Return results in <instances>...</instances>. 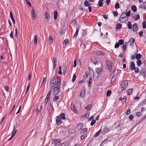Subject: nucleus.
Listing matches in <instances>:
<instances>
[{
  "instance_id": "obj_23",
  "label": "nucleus",
  "mask_w": 146,
  "mask_h": 146,
  "mask_svg": "<svg viewBox=\"0 0 146 146\" xmlns=\"http://www.w3.org/2000/svg\"><path fill=\"white\" fill-rule=\"evenodd\" d=\"M103 1L104 0H99L97 5H98L99 7H102L103 4Z\"/></svg>"
},
{
  "instance_id": "obj_62",
  "label": "nucleus",
  "mask_w": 146,
  "mask_h": 146,
  "mask_svg": "<svg viewBox=\"0 0 146 146\" xmlns=\"http://www.w3.org/2000/svg\"><path fill=\"white\" fill-rule=\"evenodd\" d=\"M130 113V110L129 108L127 110L126 112V114L127 115H128Z\"/></svg>"
},
{
  "instance_id": "obj_20",
  "label": "nucleus",
  "mask_w": 146,
  "mask_h": 146,
  "mask_svg": "<svg viewBox=\"0 0 146 146\" xmlns=\"http://www.w3.org/2000/svg\"><path fill=\"white\" fill-rule=\"evenodd\" d=\"M54 20H56L57 19L58 17V13L56 11H54Z\"/></svg>"
},
{
  "instance_id": "obj_8",
  "label": "nucleus",
  "mask_w": 146,
  "mask_h": 146,
  "mask_svg": "<svg viewBox=\"0 0 146 146\" xmlns=\"http://www.w3.org/2000/svg\"><path fill=\"white\" fill-rule=\"evenodd\" d=\"M45 17L46 19V21L48 22L50 20V16L48 12L46 11L45 12Z\"/></svg>"
},
{
  "instance_id": "obj_26",
  "label": "nucleus",
  "mask_w": 146,
  "mask_h": 146,
  "mask_svg": "<svg viewBox=\"0 0 146 146\" xmlns=\"http://www.w3.org/2000/svg\"><path fill=\"white\" fill-rule=\"evenodd\" d=\"M92 106V105L91 104L88 105L85 107V109L88 111L90 110L91 109Z\"/></svg>"
},
{
  "instance_id": "obj_61",
  "label": "nucleus",
  "mask_w": 146,
  "mask_h": 146,
  "mask_svg": "<svg viewBox=\"0 0 146 146\" xmlns=\"http://www.w3.org/2000/svg\"><path fill=\"white\" fill-rule=\"evenodd\" d=\"M133 115H130L129 117V119L130 120H131L133 118Z\"/></svg>"
},
{
  "instance_id": "obj_47",
  "label": "nucleus",
  "mask_w": 146,
  "mask_h": 146,
  "mask_svg": "<svg viewBox=\"0 0 146 146\" xmlns=\"http://www.w3.org/2000/svg\"><path fill=\"white\" fill-rule=\"evenodd\" d=\"M123 40L122 39H120L119 40L118 43L119 45H122L123 43Z\"/></svg>"
},
{
  "instance_id": "obj_5",
  "label": "nucleus",
  "mask_w": 146,
  "mask_h": 146,
  "mask_svg": "<svg viewBox=\"0 0 146 146\" xmlns=\"http://www.w3.org/2000/svg\"><path fill=\"white\" fill-rule=\"evenodd\" d=\"M128 86V82L127 81L124 80L122 82L121 84V89L122 91L126 90Z\"/></svg>"
},
{
  "instance_id": "obj_45",
  "label": "nucleus",
  "mask_w": 146,
  "mask_h": 146,
  "mask_svg": "<svg viewBox=\"0 0 146 146\" xmlns=\"http://www.w3.org/2000/svg\"><path fill=\"white\" fill-rule=\"evenodd\" d=\"M137 65L138 66H140L141 64V61L140 60H138L137 61Z\"/></svg>"
},
{
  "instance_id": "obj_31",
  "label": "nucleus",
  "mask_w": 146,
  "mask_h": 146,
  "mask_svg": "<svg viewBox=\"0 0 146 146\" xmlns=\"http://www.w3.org/2000/svg\"><path fill=\"white\" fill-rule=\"evenodd\" d=\"M40 110H38L37 108H36L34 111V113H36L37 115H38V113L40 111Z\"/></svg>"
},
{
  "instance_id": "obj_7",
  "label": "nucleus",
  "mask_w": 146,
  "mask_h": 146,
  "mask_svg": "<svg viewBox=\"0 0 146 146\" xmlns=\"http://www.w3.org/2000/svg\"><path fill=\"white\" fill-rule=\"evenodd\" d=\"M52 143L55 145H59L61 143V141L59 139H55L53 140Z\"/></svg>"
},
{
  "instance_id": "obj_30",
  "label": "nucleus",
  "mask_w": 146,
  "mask_h": 146,
  "mask_svg": "<svg viewBox=\"0 0 146 146\" xmlns=\"http://www.w3.org/2000/svg\"><path fill=\"white\" fill-rule=\"evenodd\" d=\"M83 127L82 123H78L77 126V128L78 129H80Z\"/></svg>"
},
{
  "instance_id": "obj_49",
  "label": "nucleus",
  "mask_w": 146,
  "mask_h": 146,
  "mask_svg": "<svg viewBox=\"0 0 146 146\" xmlns=\"http://www.w3.org/2000/svg\"><path fill=\"white\" fill-rule=\"evenodd\" d=\"M119 7V4L117 3H116L115 5V8L116 9H118Z\"/></svg>"
},
{
  "instance_id": "obj_42",
  "label": "nucleus",
  "mask_w": 146,
  "mask_h": 146,
  "mask_svg": "<svg viewBox=\"0 0 146 146\" xmlns=\"http://www.w3.org/2000/svg\"><path fill=\"white\" fill-rule=\"evenodd\" d=\"M133 91L132 89H130L127 91V94L129 95H130L131 94Z\"/></svg>"
},
{
  "instance_id": "obj_50",
  "label": "nucleus",
  "mask_w": 146,
  "mask_h": 146,
  "mask_svg": "<svg viewBox=\"0 0 146 146\" xmlns=\"http://www.w3.org/2000/svg\"><path fill=\"white\" fill-rule=\"evenodd\" d=\"M53 64H56L57 62V60L56 57L53 58Z\"/></svg>"
},
{
  "instance_id": "obj_32",
  "label": "nucleus",
  "mask_w": 146,
  "mask_h": 146,
  "mask_svg": "<svg viewBox=\"0 0 146 146\" xmlns=\"http://www.w3.org/2000/svg\"><path fill=\"white\" fill-rule=\"evenodd\" d=\"M102 131V129H100L94 135V137H97L100 133Z\"/></svg>"
},
{
  "instance_id": "obj_43",
  "label": "nucleus",
  "mask_w": 146,
  "mask_h": 146,
  "mask_svg": "<svg viewBox=\"0 0 146 146\" xmlns=\"http://www.w3.org/2000/svg\"><path fill=\"white\" fill-rule=\"evenodd\" d=\"M37 37L36 36H35L34 39V42L35 45H36L37 44Z\"/></svg>"
},
{
  "instance_id": "obj_56",
  "label": "nucleus",
  "mask_w": 146,
  "mask_h": 146,
  "mask_svg": "<svg viewBox=\"0 0 146 146\" xmlns=\"http://www.w3.org/2000/svg\"><path fill=\"white\" fill-rule=\"evenodd\" d=\"M88 76V73L87 72H86L85 73V74L83 76L84 78V80L87 78Z\"/></svg>"
},
{
  "instance_id": "obj_54",
  "label": "nucleus",
  "mask_w": 146,
  "mask_h": 146,
  "mask_svg": "<svg viewBox=\"0 0 146 146\" xmlns=\"http://www.w3.org/2000/svg\"><path fill=\"white\" fill-rule=\"evenodd\" d=\"M10 16L11 20L14 19L12 13L11 12H10Z\"/></svg>"
},
{
  "instance_id": "obj_11",
  "label": "nucleus",
  "mask_w": 146,
  "mask_h": 146,
  "mask_svg": "<svg viewBox=\"0 0 146 146\" xmlns=\"http://www.w3.org/2000/svg\"><path fill=\"white\" fill-rule=\"evenodd\" d=\"M54 41V39L52 36L49 35V36L48 42L50 44H52Z\"/></svg>"
},
{
  "instance_id": "obj_44",
  "label": "nucleus",
  "mask_w": 146,
  "mask_h": 146,
  "mask_svg": "<svg viewBox=\"0 0 146 146\" xmlns=\"http://www.w3.org/2000/svg\"><path fill=\"white\" fill-rule=\"evenodd\" d=\"M111 92L110 90H108L107 92V96L108 97L111 94Z\"/></svg>"
},
{
  "instance_id": "obj_39",
  "label": "nucleus",
  "mask_w": 146,
  "mask_h": 146,
  "mask_svg": "<svg viewBox=\"0 0 146 146\" xmlns=\"http://www.w3.org/2000/svg\"><path fill=\"white\" fill-rule=\"evenodd\" d=\"M59 98V96H54L53 98V101L55 102L58 100Z\"/></svg>"
},
{
  "instance_id": "obj_38",
  "label": "nucleus",
  "mask_w": 146,
  "mask_h": 146,
  "mask_svg": "<svg viewBox=\"0 0 146 146\" xmlns=\"http://www.w3.org/2000/svg\"><path fill=\"white\" fill-rule=\"evenodd\" d=\"M51 90L50 89V90L48 92V94H47L46 98H47V99H49L50 97V94L51 93V90Z\"/></svg>"
},
{
  "instance_id": "obj_19",
  "label": "nucleus",
  "mask_w": 146,
  "mask_h": 146,
  "mask_svg": "<svg viewBox=\"0 0 146 146\" xmlns=\"http://www.w3.org/2000/svg\"><path fill=\"white\" fill-rule=\"evenodd\" d=\"M85 94V91L84 90H82L80 91V96L82 97H83Z\"/></svg>"
},
{
  "instance_id": "obj_3",
  "label": "nucleus",
  "mask_w": 146,
  "mask_h": 146,
  "mask_svg": "<svg viewBox=\"0 0 146 146\" xmlns=\"http://www.w3.org/2000/svg\"><path fill=\"white\" fill-rule=\"evenodd\" d=\"M128 18L126 16L125 13H123L121 15L119 21L121 23H125L127 21Z\"/></svg>"
},
{
  "instance_id": "obj_1",
  "label": "nucleus",
  "mask_w": 146,
  "mask_h": 146,
  "mask_svg": "<svg viewBox=\"0 0 146 146\" xmlns=\"http://www.w3.org/2000/svg\"><path fill=\"white\" fill-rule=\"evenodd\" d=\"M61 118H62L63 119H65L66 118L65 115L64 113H61L59 116L56 117V124L57 125H60L62 123Z\"/></svg>"
},
{
  "instance_id": "obj_14",
  "label": "nucleus",
  "mask_w": 146,
  "mask_h": 146,
  "mask_svg": "<svg viewBox=\"0 0 146 146\" xmlns=\"http://www.w3.org/2000/svg\"><path fill=\"white\" fill-rule=\"evenodd\" d=\"M130 68L131 70H132L135 69V64L133 62H132L131 63Z\"/></svg>"
},
{
  "instance_id": "obj_60",
  "label": "nucleus",
  "mask_w": 146,
  "mask_h": 146,
  "mask_svg": "<svg viewBox=\"0 0 146 146\" xmlns=\"http://www.w3.org/2000/svg\"><path fill=\"white\" fill-rule=\"evenodd\" d=\"M87 34L86 32V30H83V32H82V36H85Z\"/></svg>"
},
{
  "instance_id": "obj_33",
  "label": "nucleus",
  "mask_w": 146,
  "mask_h": 146,
  "mask_svg": "<svg viewBox=\"0 0 146 146\" xmlns=\"http://www.w3.org/2000/svg\"><path fill=\"white\" fill-rule=\"evenodd\" d=\"M46 77H43V82L41 84V86H44L45 82L46 80Z\"/></svg>"
},
{
  "instance_id": "obj_35",
  "label": "nucleus",
  "mask_w": 146,
  "mask_h": 146,
  "mask_svg": "<svg viewBox=\"0 0 146 146\" xmlns=\"http://www.w3.org/2000/svg\"><path fill=\"white\" fill-rule=\"evenodd\" d=\"M116 27L117 29H120L122 27V25L121 24H118L116 25Z\"/></svg>"
},
{
  "instance_id": "obj_58",
  "label": "nucleus",
  "mask_w": 146,
  "mask_h": 146,
  "mask_svg": "<svg viewBox=\"0 0 146 146\" xmlns=\"http://www.w3.org/2000/svg\"><path fill=\"white\" fill-rule=\"evenodd\" d=\"M76 79V75L74 74L73 75V78L72 79V81L73 82H74Z\"/></svg>"
},
{
  "instance_id": "obj_57",
  "label": "nucleus",
  "mask_w": 146,
  "mask_h": 146,
  "mask_svg": "<svg viewBox=\"0 0 146 146\" xmlns=\"http://www.w3.org/2000/svg\"><path fill=\"white\" fill-rule=\"evenodd\" d=\"M127 44V42H125V43L123 44V49L124 50H125V48H126V45Z\"/></svg>"
},
{
  "instance_id": "obj_28",
  "label": "nucleus",
  "mask_w": 146,
  "mask_h": 146,
  "mask_svg": "<svg viewBox=\"0 0 146 146\" xmlns=\"http://www.w3.org/2000/svg\"><path fill=\"white\" fill-rule=\"evenodd\" d=\"M17 129H15V127L14 126L13 129L12 133V135H13V136L15 135V133H17Z\"/></svg>"
},
{
  "instance_id": "obj_64",
  "label": "nucleus",
  "mask_w": 146,
  "mask_h": 146,
  "mask_svg": "<svg viewBox=\"0 0 146 146\" xmlns=\"http://www.w3.org/2000/svg\"><path fill=\"white\" fill-rule=\"evenodd\" d=\"M119 44L118 43H116L114 47L115 48H118L119 46Z\"/></svg>"
},
{
  "instance_id": "obj_59",
  "label": "nucleus",
  "mask_w": 146,
  "mask_h": 146,
  "mask_svg": "<svg viewBox=\"0 0 146 146\" xmlns=\"http://www.w3.org/2000/svg\"><path fill=\"white\" fill-rule=\"evenodd\" d=\"M89 72H90V74H91L93 75L94 74V71H93V69H92V68L90 69V68H89Z\"/></svg>"
},
{
  "instance_id": "obj_17",
  "label": "nucleus",
  "mask_w": 146,
  "mask_h": 146,
  "mask_svg": "<svg viewBox=\"0 0 146 146\" xmlns=\"http://www.w3.org/2000/svg\"><path fill=\"white\" fill-rule=\"evenodd\" d=\"M135 42V39L133 38L130 39L129 42L128 44L130 45H131L132 44L134 43Z\"/></svg>"
},
{
  "instance_id": "obj_9",
  "label": "nucleus",
  "mask_w": 146,
  "mask_h": 146,
  "mask_svg": "<svg viewBox=\"0 0 146 146\" xmlns=\"http://www.w3.org/2000/svg\"><path fill=\"white\" fill-rule=\"evenodd\" d=\"M95 54L98 56L100 55H105V53L103 51H98L96 52Z\"/></svg>"
},
{
  "instance_id": "obj_63",
  "label": "nucleus",
  "mask_w": 146,
  "mask_h": 146,
  "mask_svg": "<svg viewBox=\"0 0 146 146\" xmlns=\"http://www.w3.org/2000/svg\"><path fill=\"white\" fill-rule=\"evenodd\" d=\"M130 13L131 11H128L126 13V16L127 17L128 16H129L130 15Z\"/></svg>"
},
{
  "instance_id": "obj_24",
  "label": "nucleus",
  "mask_w": 146,
  "mask_h": 146,
  "mask_svg": "<svg viewBox=\"0 0 146 146\" xmlns=\"http://www.w3.org/2000/svg\"><path fill=\"white\" fill-rule=\"evenodd\" d=\"M79 30V28L78 27H77L76 29V32L74 35V37H76L77 36L78 34V33Z\"/></svg>"
},
{
  "instance_id": "obj_10",
  "label": "nucleus",
  "mask_w": 146,
  "mask_h": 146,
  "mask_svg": "<svg viewBox=\"0 0 146 146\" xmlns=\"http://www.w3.org/2000/svg\"><path fill=\"white\" fill-rule=\"evenodd\" d=\"M132 31L134 32H136L138 29V26L136 23H134L132 27Z\"/></svg>"
},
{
  "instance_id": "obj_21",
  "label": "nucleus",
  "mask_w": 146,
  "mask_h": 146,
  "mask_svg": "<svg viewBox=\"0 0 146 146\" xmlns=\"http://www.w3.org/2000/svg\"><path fill=\"white\" fill-rule=\"evenodd\" d=\"M76 25V22L74 20H73L70 23V26L71 27L72 26L74 27Z\"/></svg>"
},
{
  "instance_id": "obj_18",
  "label": "nucleus",
  "mask_w": 146,
  "mask_h": 146,
  "mask_svg": "<svg viewBox=\"0 0 146 146\" xmlns=\"http://www.w3.org/2000/svg\"><path fill=\"white\" fill-rule=\"evenodd\" d=\"M109 131V129H108L107 128L105 127L104 128L103 130V131H102V133H103V134H104L107 132H108Z\"/></svg>"
},
{
  "instance_id": "obj_2",
  "label": "nucleus",
  "mask_w": 146,
  "mask_h": 146,
  "mask_svg": "<svg viewBox=\"0 0 146 146\" xmlns=\"http://www.w3.org/2000/svg\"><path fill=\"white\" fill-rule=\"evenodd\" d=\"M60 79L58 80L56 82V86L54 90V92L53 94L55 96L58 94L60 92V86L61 85Z\"/></svg>"
},
{
  "instance_id": "obj_37",
  "label": "nucleus",
  "mask_w": 146,
  "mask_h": 146,
  "mask_svg": "<svg viewBox=\"0 0 146 146\" xmlns=\"http://www.w3.org/2000/svg\"><path fill=\"white\" fill-rule=\"evenodd\" d=\"M131 9L134 12H135L137 11V8L135 5H133L132 6Z\"/></svg>"
},
{
  "instance_id": "obj_51",
  "label": "nucleus",
  "mask_w": 146,
  "mask_h": 146,
  "mask_svg": "<svg viewBox=\"0 0 146 146\" xmlns=\"http://www.w3.org/2000/svg\"><path fill=\"white\" fill-rule=\"evenodd\" d=\"M143 28L144 29L146 28V21H144L143 23Z\"/></svg>"
},
{
  "instance_id": "obj_48",
  "label": "nucleus",
  "mask_w": 146,
  "mask_h": 146,
  "mask_svg": "<svg viewBox=\"0 0 146 146\" xmlns=\"http://www.w3.org/2000/svg\"><path fill=\"white\" fill-rule=\"evenodd\" d=\"M64 69L63 72V74H64L65 75V74H66V71L67 70V68H66V66H64Z\"/></svg>"
},
{
  "instance_id": "obj_16",
  "label": "nucleus",
  "mask_w": 146,
  "mask_h": 146,
  "mask_svg": "<svg viewBox=\"0 0 146 146\" xmlns=\"http://www.w3.org/2000/svg\"><path fill=\"white\" fill-rule=\"evenodd\" d=\"M102 68H96V71L98 74V75L102 72Z\"/></svg>"
},
{
  "instance_id": "obj_29",
  "label": "nucleus",
  "mask_w": 146,
  "mask_h": 146,
  "mask_svg": "<svg viewBox=\"0 0 146 146\" xmlns=\"http://www.w3.org/2000/svg\"><path fill=\"white\" fill-rule=\"evenodd\" d=\"M87 132V130L86 128L82 129L80 131L81 134H84L85 133Z\"/></svg>"
},
{
  "instance_id": "obj_46",
  "label": "nucleus",
  "mask_w": 146,
  "mask_h": 146,
  "mask_svg": "<svg viewBox=\"0 0 146 146\" xmlns=\"http://www.w3.org/2000/svg\"><path fill=\"white\" fill-rule=\"evenodd\" d=\"M106 63L108 66L111 65V63L109 61L106 60Z\"/></svg>"
},
{
  "instance_id": "obj_15",
  "label": "nucleus",
  "mask_w": 146,
  "mask_h": 146,
  "mask_svg": "<svg viewBox=\"0 0 146 146\" xmlns=\"http://www.w3.org/2000/svg\"><path fill=\"white\" fill-rule=\"evenodd\" d=\"M140 8H142L144 9H146V1L143 3L141 5L139 6Z\"/></svg>"
},
{
  "instance_id": "obj_22",
  "label": "nucleus",
  "mask_w": 146,
  "mask_h": 146,
  "mask_svg": "<svg viewBox=\"0 0 146 146\" xmlns=\"http://www.w3.org/2000/svg\"><path fill=\"white\" fill-rule=\"evenodd\" d=\"M115 76V75H114L113 73H112L110 75V78H111V81L114 82L115 80L114 77Z\"/></svg>"
},
{
  "instance_id": "obj_40",
  "label": "nucleus",
  "mask_w": 146,
  "mask_h": 146,
  "mask_svg": "<svg viewBox=\"0 0 146 146\" xmlns=\"http://www.w3.org/2000/svg\"><path fill=\"white\" fill-rule=\"evenodd\" d=\"M140 75H142L143 76L144 78H145V71L144 70H143L140 72Z\"/></svg>"
},
{
  "instance_id": "obj_41",
  "label": "nucleus",
  "mask_w": 146,
  "mask_h": 146,
  "mask_svg": "<svg viewBox=\"0 0 146 146\" xmlns=\"http://www.w3.org/2000/svg\"><path fill=\"white\" fill-rule=\"evenodd\" d=\"M127 26L128 28L129 29H131L132 28V25L130 21H128L127 23Z\"/></svg>"
},
{
  "instance_id": "obj_36",
  "label": "nucleus",
  "mask_w": 146,
  "mask_h": 146,
  "mask_svg": "<svg viewBox=\"0 0 146 146\" xmlns=\"http://www.w3.org/2000/svg\"><path fill=\"white\" fill-rule=\"evenodd\" d=\"M69 42L67 39H65L63 42V46H66L67 44Z\"/></svg>"
},
{
  "instance_id": "obj_52",
  "label": "nucleus",
  "mask_w": 146,
  "mask_h": 146,
  "mask_svg": "<svg viewBox=\"0 0 146 146\" xmlns=\"http://www.w3.org/2000/svg\"><path fill=\"white\" fill-rule=\"evenodd\" d=\"M140 18V16L139 15L137 14L135 16V20H137L139 19Z\"/></svg>"
},
{
  "instance_id": "obj_4",
  "label": "nucleus",
  "mask_w": 146,
  "mask_h": 146,
  "mask_svg": "<svg viewBox=\"0 0 146 146\" xmlns=\"http://www.w3.org/2000/svg\"><path fill=\"white\" fill-rule=\"evenodd\" d=\"M56 76H54L51 79L50 83L51 90H52L53 88L56 86Z\"/></svg>"
},
{
  "instance_id": "obj_12",
  "label": "nucleus",
  "mask_w": 146,
  "mask_h": 146,
  "mask_svg": "<svg viewBox=\"0 0 146 146\" xmlns=\"http://www.w3.org/2000/svg\"><path fill=\"white\" fill-rule=\"evenodd\" d=\"M66 31V27L63 26L60 29V33L61 35H63Z\"/></svg>"
},
{
  "instance_id": "obj_25",
  "label": "nucleus",
  "mask_w": 146,
  "mask_h": 146,
  "mask_svg": "<svg viewBox=\"0 0 146 146\" xmlns=\"http://www.w3.org/2000/svg\"><path fill=\"white\" fill-rule=\"evenodd\" d=\"M84 4L85 6L88 7L91 5V3H89L87 0H86L84 1Z\"/></svg>"
},
{
  "instance_id": "obj_53",
  "label": "nucleus",
  "mask_w": 146,
  "mask_h": 146,
  "mask_svg": "<svg viewBox=\"0 0 146 146\" xmlns=\"http://www.w3.org/2000/svg\"><path fill=\"white\" fill-rule=\"evenodd\" d=\"M27 4L31 7V3L29 0H25Z\"/></svg>"
},
{
  "instance_id": "obj_6",
  "label": "nucleus",
  "mask_w": 146,
  "mask_h": 146,
  "mask_svg": "<svg viewBox=\"0 0 146 146\" xmlns=\"http://www.w3.org/2000/svg\"><path fill=\"white\" fill-rule=\"evenodd\" d=\"M32 18L33 19L35 20V18L36 17V16L35 11V9L33 7H32L31 11Z\"/></svg>"
},
{
  "instance_id": "obj_34",
  "label": "nucleus",
  "mask_w": 146,
  "mask_h": 146,
  "mask_svg": "<svg viewBox=\"0 0 146 146\" xmlns=\"http://www.w3.org/2000/svg\"><path fill=\"white\" fill-rule=\"evenodd\" d=\"M141 58V56L140 54H137L135 56V58L137 60H140Z\"/></svg>"
},
{
  "instance_id": "obj_13",
  "label": "nucleus",
  "mask_w": 146,
  "mask_h": 146,
  "mask_svg": "<svg viewBox=\"0 0 146 146\" xmlns=\"http://www.w3.org/2000/svg\"><path fill=\"white\" fill-rule=\"evenodd\" d=\"M76 132L75 128L72 127L69 129L68 132L70 134H71L75 133Z\"/></svg>"
},
{
  "instance_id": "obj_27",
  "label": "nucleus",
  "mask_w": 146,
  "mask_h": 146,
  "mask_svg": "<svg viewBox=\"0 0 146 146\" xmlns=\"http://www.w3.org/2000/svg\"><path fill=\"white\" fill-rule=\"evenodd\" d=\"M71 109L74 112H76L77 111L76 107L74 105H71Z\"/></svg>"
},
{
  "instance_id": "obj_55",
  "label": "nucleus",
  "mask_w": 146,
  "mask_h": 146,
  "mask_svg": "<svg viewBox=\"0 0 146 146\" xmlns=\"http://www.w3.org/2000/svg\"><path fill=\"white\" fill-rule=\"evenodd\" d=\"M96 120L95 119H93L92 121V122H91L90 123V125L91 126L93 125L94 124L96 123Z\"/></svg>"
}]
</instances>
